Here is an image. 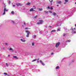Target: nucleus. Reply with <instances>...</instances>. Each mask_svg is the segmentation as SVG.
Here are the masks:
<instances>
[{"instance_id": "39448f33", "label": "nucleus", "mask_w": 76, "mask_h": 76, "mask_svg": "<svg viewBox=\"0 0 76 76\" xmlns=\"http://www.w3.org/2000/svg\"><path fill=\"white\" fill-rule=\"evenodd\" d=\"M34 9H36L35 8V7L34 8H31L30 10V12H32V11H34Z\"/></svg>"}, {"instance_id": "1a4fd4ad", "label": "nucleus", "mask_w": 76, "mask_h": 76, "mask_svg": "<svg viewBox=\"0 0 76 76\" xmlns=\"http://www.w3.org/2000/svg\"><path fill=\"white\" fill-rule=\"evenodd\" d=\"M62 2L61 1H58V2H57V4H61V3Z\"/></svg>"}, {"instance_id": "aec40b11", "label": "nucleus", "mask_w": 76, "mask_h": 76, "mask_svg": "<svg viewBox=\"0 0 76 76\" xmlns=\"http://www.w3.org/2000/svg\"><path fill=\"white\" fill-rule=\"evenodd\" d=\"M56 32V30H52L51 31V32Z\"/></svg>"}, {"instance_id": "58836bf2", "label": "nucleus", "mask_w": 76, "mask_h": 76, "mask_svg": "<svg viewBox=\"0 0 76 76\" xmlns=\"http://www.w3.org/2000/svg\"><path fill=\"white\" fill-rule=\"evenodd\" d=\"M53 54H54V53H51V54L52 55H53Z\"/></svg>"}, {"instance_id": "6ab92c4d", "label": "nucleus", "mask_w": 76, "mask_h": 76, "mask_svg": "<svg viewBox=\"0 0 76 76\" xmlns=\"http://www.w3.org/2000/svg\"><path fill=\"white\" fill-rule=\"evenodd\" d=\"M5 14H6V12L4 11L2 15H5Z\"/></svg>"}, {"instance_id": "2f4dec72", "label": "nucleus", "mask_w": 76, "mask_h": 76, "mask_svg": "<svg viewBox=\"0 0 76 76\" xmlns=\"http://www.w3.org/2000/svg\"><path fill=\"white\" fill-rule=\"evenodd\" d=\"M65 1L66 2H68V0H65Z\"/></svg>"}, {"instance_id": "c9c22d12", "label": "nucleus", "mask_w": 76, "mask_h": 76, "mask_svg": "<svg viewBox=\"0 0 76 76\" xmlns=\"http://www.w3.org/2000/svg\"><path fill=\"white\" fill-rule=\"evenodd\" d=\"M48 9H50V7L48 6Z\"/></svg>"}, {"instance_id": "ea45409f", "label": "nucleus", "mask_w": 76, "mask_h": 76, "mask_svg": "<svg viewBox=\"0 0 76 76\" xmlns=\"http://www.w3.org/2000/svg\"><path fill=\"white\" fill-rule=\"evenodd\" d=\"M13 7H15V5H13Z\"/></svg>"}, {"instance_id": "f257e3e1", "label": "nucleus", "mask_w": 76, "mask_h": 76, "mask_svg": "<svg viewBox=\"0 0 76 76\" xmlns=\"http://www.w3.org/2000/svg\"><path fill=\"white\" fill-rule=\"evenodd\" d=\"M26 32L27 33V35L26 36V37H29V34H31V33L28 31H26Z\"/></svg>"}, {"instance_id": "393cba45", "label": "nucleus", "mask_w": 76, "mask_h": 76, "mask_svg": "<svg viewBox=\"0 0 76 76\" xmlns=\"http://www.w3.org/2000/svg\"><path fill=\"white\" fill-rule=\"evenodd\" d=\"M37 17H38V16L37 15H36V16H35L34 17V18H37Z\"/></svg>"}, {"instance_id": "c756f323", "label": "nucleus", "mask_w": 76, "mask_h": 76, "mask_svg": "<svg viewBox=\"0 0 76 76\" xmlns=\"http://www.w3.org/2000/svg\"><path fill=\"white\" fill-rule=\"evenodd\" d=\"M32 45L33 46H34V43H32Z\"/></svg>"}, {"instance_id": "473e14b6", "label": "nucleus", "mask_w": 76, "mask_h": 76, "mask_svg": "<svg viewBox=\"0 0 76 76\" xmlns=\"http://www.w3.org/2000/svg\"><path fill=\"white\" fill-rule=\"evenodd\" d=\"M50 9L51 10H52V9H53V8L52 7H50Z\"/></svg>"}, {"instance_id": "f03ea898", "label": "nucleus", "mask_w": 76, "mask_h": 76, "mask_svg": "<svg viewBox=\"0 0 76 76\" xmlns=\"http://www.w3.org/2000/svg\"><path fill=\"white\" fill-rule=\"evenodd\" d=\"M60 44V42H58L56 43V48H58V46H59V45Z\"/></svg>"}, {"instance_id": "a211bd4d", "label": "nucleus", "mask_w": 76, "mask_h": 76, "mask_svg": "<svg viewBox=\"0 0 76 76\" xmlns=\"http://www.w3.org/2000/svg\"><path fill=\"white\" fill-rule=\"evenodd\" d=\"M36 60H37V59H34V60H33L32 61V62H34V61H36Z\"/></svg>"}, {"instance_id": "7c9ffc66", "label": "nucleus", "mask_w": 76, "mask_h": 76, "mask_svg": "<svg viewBox=\"0 0 76 76\" xmlns=\"http://www.w3.org/2000/svg\"><path fill=\"white\" fill-rule=\"evenodd\" d=\"M68 42H70V41H71L70 40H68Z\"/></svg>"}, {"instance_id": "4c0bfd02", "label": "nucleus", "mask_w": 76, "mask_h": 76, "mask_svg": "<svg viewBox=\"0 0 76 76\" xmlns=\"http://www.w3.org/2000/svg\"><path fill=\"white\" fill-rule=\"evenodd\" d=\"M49 28H51V27H52V26H49Z\"/></svg>"}, {"instance_id": "f8f14e48", "label": "nucleus", "mask_w": 76, "mask_h": 76, "mask_svg": "<svg viewBox=\"0 0 76 76\" xmlns=\"http://www.w3.org/2000/svg\"><path fill=\"white\" fill-rule=\"evenodd\" d=\"M31 4V3H29V2H28L26 4V5H30Z\"/></svg>"}, {"instance_id": "423d86ee", "label": "nucleus", "mask_w": 76, "mask_h": 76, "mask_svg": "<svg viewBox=\"0 0 76 76\" xmlns=\"http://www.w3.org/2000/svg\"><path fill=\"white\" fill-rule=\"evenodd\" d=\"M40 62L43 66H45V64H44V63L42 62L41 60L40 61Z\"/></svg>"}, {"instance_id": "c03bdc74", "label": "nucleus", "mask_w": 76, "mask_h": 76, "mask_svg": "<svg viewBox=\"0 0 76 76\" xmlns=\"http://www.w3.org/2000/svg\"><path fill=\"white\" fill-rule=\"evenodd\" d=\"M75 33H76V31H74V34H75Z\"/></svg>"}, {"instance_id": "603ef678", "label": "nucleus", "mask_w": 76, "mask_h": 76, "mask_svg": "<svg viewBox=\"0 0 76 76\" xmlns=\"http://www.w3.org/2000/svg\"><path fill=\"white\" fill-rule=\"evenodd\" d=\"M33 7H35V6H33Z\"/></svg>"}, {"instance_id": "2eb2a0df", "label": "nucleus", "mask_w": 76, "mask_h": 76, "mask_svg": "<svg viewBox=\"0 0 76 76\" xmlns=\"http://www.w3.org/2000/svg\"><path fill=\"white\" fill-rule=\"evenodd\" d=\"M70 30H72L73 32V31H74V30L73 28V27L71 28Z\"/></svg>"}, {"instance_id": "a18cd8bd", "label": "nucleus", "mask_w": 76, "mask_h": 76, "mask_svg": "<svg viewBox=\"0 0 76 76\" xmlns=\"http://www.w3.org/2000/svg\"><path fill=\"white\" fill-rule=\"evenodd\" d=\"M57 6H58V7L59 6V5H57Z\"/></svg>"}, {"instance_id": "79ce46f5", "label": "nucleus", "mask_w": 76, "mask_h": 76, "mask_svg": "<svg viewBox=\"0 0 76 76\" xmlns=\"http://www.w3.org/2000/svg\"><path fill=\"white\" fill-rule=\"evenodd\" d=\"M6 45H8V44L6 43Z\"/></svg>"}, {"instance_id": "3c124183", "label": "nucleus", "mask_w": 76, "mask_h": 76, "mask_svg": "<svg viewBox=\"0 0 76 76\" xmlns=\"http://www.w3.org/2000/svg\"><path fill=\"white\" fill-rule=\"evenodd\" d=\"M75 4H76V2H75Z\"/></svg>"}, {"instance_id": "dca6fc26", "label": "nucleus", "mask_w": 76, "mask_h": 76, "mask_svg": "<svg viewBox=\"0 0 76 76\" xmlns=\"http://www.w3.org/2000/svg\"><path fill=\"white\" fill-rule=\"evenodd\" d=\"M12 14H13V15H14V13H15V12L13 11H12L11 12Z\"/></svg>"}, {"instance_id": "0eeeda50", "label": "nucleus", "mask_w": 76, "mask_h": 76, "mask_svg": "<svg viewBox=\"0 0 76 76\" xmlns=\"http://www.w3.org/2000/svg\"><path fill=\"white\" fill-rule=\"evenodd\" d=\"M4 12H5V11L7 12V11H8V10H6V8H4Z\"/></svg>"}, {"instance_id": "8fccbe9b", "label": "nucleus", "mask_w": 76, "mask_h": 76, "mask_svg": "<svg viewBox=\"0 0 76 76\" xmlns=\"http://www.w3.org/2000/svg\"><path fill=\"white\" fill-rule=\"evenodd\" d=\"M38 60H39V58H38Z\"/></svg>"}, {"instance_id": "864d4df0", "label": "nucleus", "mask_w": 76, "mask_h": 76, "mask_svg": "<svg viewBox=\"0 0 76 76\" xmlns=\"http://www.w3.org/2000/svg\"><path fill=\"white\" fill-rule=\"evenodd\" d=\"M4 7H6V6H4Z\"/></svg>"}, {"instance_id": "f704fd0d", "label": "nucleus", "mask_w": 76, "mask_h": 76, "mask_svg": "<svg viewBox=\"0 0 76 76\" xmlns=\"http://www.w3.org/2000/svg\"><path fill=\"white\" fill-rule=\"evenodd\" d=\"M12 22L13 23H15V22L13 21H12Z\"/></svg>"}, {"instance_id": "09e8293b", "label": "nucleus", "mask_w": 76, "mask_h": 76, "mask_svg": "<svg viewBox=\"0 0 76 76\" xmlns=\"http://www.w3.org/2000/svg\"><path fill=\"white\" fill-rule=\"evenodd\" d=\"M74 29H75V28H74Z\"/></svg>"}, {"instance_id": "bb28decb", "label": "nucleus", "mask_w": 76, "mask_h": 76, "mask_svg": "<svg viewBox=\"0 0 76 76\" xmlns=\"http://www.w3.org/2000/svg\"><path fill=\"white\" fill-rule=\"evenodd\" d=\"M65 35H66V34H63V37H64V36H65Z\"/></svg>"}, {"instance_id": "b1692460", "label": "nucleus", "mask_w": 76, "mask_h": 76, "mask_svg": "<svg viewBox=\"0 0 76 76\" xmlns=\"http://www.w3.org/2000/svg\"><path fill=\"white\" fill-rule=\"evenodd\" d=\"M10 50H13V49L12 48H10Z\"/></svg>"}, {"instance_id": "37998d69", "label": "nucleus", "mask_w": 76, "mask_h": 76, "mask_svg": "<svg viewBox=\"0 0 76 76\" xmlns=\"http://www.w3.org/2000/svg\"><path fill=\"white\" fill-rule=\"evenodd\" d=\"M37 63H39V61H37Z\"/></svg>"}, {"instance_id": "f3484780", "label": "nucleus", "mask_w": 76, "mask_h": 76, "mask_svg": "<svg viewBox=\"0 0 76 76\" xmlns=\"http://www.w3.org/2000/svg\"><path fill=\"white\" fill-rule=\"evenodd\" d=\"M38 9L40 11H42V8H39Z\"/></svg>"}, {"instance_id": "cd10ccee", "label": "nucleus", "mask_w": 76, "mask_h": 76, "mask_svg": "<svg viewBox=\"0 0 76 76\" xmlns=\"http://www.w3.org/2000/svg\"><path fill=\"white\" fill-rule=\"evenodd\" d=\"M6 65H7V66H8L9 65L7 64V63H6Z\"/></svg>"}, {"instance_id": "9b49d317", "label": "nucleus", "mask_w": 76, "mask_h": 76, "mask_svg": "<svg viewBox=\"0 0 76 76\" xmlns=\"http://www.w3.org/2000/svg\"><path fill=\"white\" fill-rule=\"evenodd\" d=\"M52 15H53V16H56V14L55 12H53L52 13Z\"/></svg>"}, {"instance_id": "49530a36", "label": "nucleus", "mask_w": 76, "mask_h": 76, "mask_svg": "<svg viewBox=\"0 0 76 76\" xmlns=\"http://www.w3.org/2000/svg\"><path fill=\"white\" fill-rule=\"evenodd\" d=\"M8 57H9V56H10V55H8Z\"/></svg>"}, {"instance_id": "4468645a", "label": "nucleus", "mask_w": 76, "mask_h": 76, "mask_svg": "<svg viewBox=\"0 0 76 76\" xmlns=\"http://www.w3.org/2000/svg\"><path fill=\"white\" fill-rule=\"evenodd\" d=\"M59 68H60V67H59V66H57L56 68V69H59Z\"/></svg>"}, {"instance_id": "4be33fe9", "label": "nucleus", "mask_w": 76, "mask_h": 76, "mask_svg": "<svg viewBox=\"0 0 76 76\" xmlns=\"http://www.w3.org/2000/svg\"><path fill=\"white\" fill-rule=\"evenodd\" d=\"M58 31H60V28H58L57 29Z\"/></svg>"}, {"instance_id": "5701e85b", "label": "nucleus", "mask_w": 76, "mask_h": 76, "mask_svg": "<svg viewBox=\"0 0 76 76\" xmlns=\"http://www.w3.org/2000/svg\"><path fill=\"white\" fill-rule=\"evenodd\" d=\"M30 29V28H28V27H26L25 28V29Z\"/></svg>"}, {"instance_id": "a878e982", "label": "nucleus", "mask_w": 76, "mask_h": 76, "mask_svg": "<svg viewBox=\"0 0 76 76\" xmlns=\"http://www.w3.org/2000/svg\"><path fill=\"white\" fill-rule=\"evenodd\" d=\"M49 12H50V13H52L53 12H52V11H49Z\"/></svg>"}, {"instance_id": "de8ad7c7", "label": "nucleus", "mask_w": 76, "mask_h": 76, "mask_svg": "<svg viewBox=\"0 0 76 76\" xmlns=\"http://www.w3.org/2000/svg\"><path fill=\"white\" fill-rule=\"evenodd\" d=\"M75 26L76 27V24H75Z\"/></svg>"}, {"instance_id": "6e6552de", "label": "nucleus", "mask_w": 76, "mask_h": 76, "mask_svg": "<svg viewBox=\"0 0 76 76\" xmlns=\"http://www.w3.org/2000/svg\"><path fill=\"white\" fill-rule=\"evenodd\" d=\"M20 39L21 41H22V42H25V41H26L25 40H23L22 39Z\"/></svg>"}, {"instance_id": "a19ab883", "label": "nucleus", "mask_w": 76, "mask_h": 76, "mask_svg": "<svg viewBox=\"0 0 76 76\" xmlns=\"http://www.w3.org/2000/svg\"><path fill=\"white\" fill-rule=\"evenodd\" d=\"M24 24L25 25H26V23H24Z\"/></svg>"}, {"instance_id": "e433bc0d", "label": "nucleus", "mask_w": 76, "mask_h": 76, "mask_svg": "<svg viewBox=\"0 0 76 76\" xmlns=\"http://www.w3.org/2000/svg\"><path fill=\"white\" fill-rule=\"evenodd\" d=\"M34 38H36V36L35 35H34Z\"/></svg>"}, {"instance_id": "72a5a7b5", "label": "nucleus", "mask_w": 76, "mask_h": 76, "mask_svg": "<svg viewBox=\"0 0 76 76\" xmlns=\"http://www.w3.org/2000/svg\"><path fill=\"white\" fill-rule=\"evenodd\" d=\"M10 3H11L10 1H9V4H10Z\"/></svg>"}, {"instance_id": "9d476101", "label": "nucleus", "mask_w": 76, "mask_h": 76, "mask_svg": "<svg viewBox=\"0 0 76 76\" xmlns=\"http://www.w3.org/2000/svg\"><path fill=\"white\" fill-rule=\"evenodd\" d=\"M13 57L14 58H16V59H18V58L17 57V56H13Z\"/></svg>"}, {"instance_id": "c85d7f7f", "label": "nucleus", "mask_w": 76, "mask_h": 76, "mask_svg": "<svg viewBox=\"0 0 76 76\" xmlns=\"http://www.w3.org/2000/svg\"><path fill=\"white\" fill-rule=\"evenodd\" d=\"M45 13H48V11L46 12V11H44Z\"/></svg>"}, {"instance_id": "412c9836", "label": "nucleus", "mask_w": 76, "mask_h": 76, "mask_svg": "<svg viewBox=\"0 0 76 76\" xmlns=\"http://www.w3.org/2000/svg\"><path fill=\"white\" fill-rule=\"evenodd\" d=\"M4 75H7V74L6 72H4Z\"/></svg>"}, {"instance_id": "20e7f679", "label": "nucleus", "mask_w": 76, "mask_h": 76, "mask_svg": "<svg viewBox=\"0 0 76 76\" xmlns=\"http://www.w3.org/2000/svg\"><path fill=\"white\" fill-rule=\"evenodd\" d=\"M16 5L17 6H23V4H21L20 3H17L16 4Z\"/></svg>"}, {"instance_id": "5fc2aeb1", "label": "nucleus", "mask_w": 76, "mask_h": 76, "mask_svg": "<svg viewBox=\"0 0 76 76\" xmlns=\"http://www.w3.org/2000/svg\"><path fill=\"white\" fill-rule=\"evenodd\" d=\"M4 5H5V4H4Z\"/></svg>"}, {"instance_id": "7ed1b4c3", "label": "nucleus", "mask_w": 76, "mask_h": 76, "mask_svg": "<svg viewBox=\"0 0 76 76\" xmlns=\"http://www.w3.org/2000/svg\"><path fill=\"white\" fill-rule=\"evenodd\" d=\"M39 22H38L37 23V24L38 25H39L40 24H42V22L43 21L42 20H39Z\"/></svg>"}, {"instance_id": "ddd939ff", "label": "nucleus", "mask_w": 76, "mask_h": 76, "mask_svg": "<svg viewBox=\"0 0 76 76\" xmlns=\"http://www.w3.org/2000/svg\"><path fill=\"white\" fill-rule=\"evenodd\" d=\"M49 1H50V3H51V5H52V2L53 1V0H52L51 1L50 0Z\"/></svg>"}]
</instances>
